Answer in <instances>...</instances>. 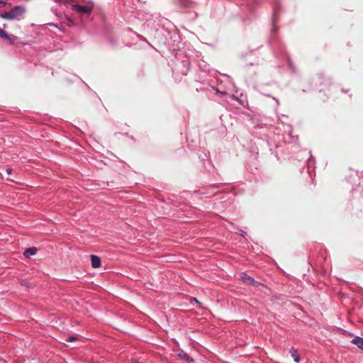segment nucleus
<instances>
[{
	"label": "nucleus",
	"instance_id": "39448f33",
	"mask_svg": "<svg viewBox=\"0 0 363 363\" xmlns=\"http://www.w3.org/2000/svg\"><path fill=\"white\" fill-rule=\"evenodd\" d=\"M354 345H356L359 348L363 350V338L360 337H355L351 341Z\"/></svg>",
	"mask_w": 363,
	"mask_h": 363
},
{
	"label": "nucleus",
	"instance_id": "4468645a",
	"mask_svg": "<svg viewBox=\"0 0 363 363\" xmlns=\"http://www.w3.org/2000/svg\"><path fill=\"white\" fill-rule=\"evenodd\" d=\"M240 235H241L242 236H243V237H244V236H245V232H244V231H241Z\"/></svg>",
	"mask_w": 363,
	"mask_h": 363
},
{
	"label": "nucleus",
	"instance_id": "ddd939ff",
	"mask_svg": "<svg viewBox=\"0 0 363 363\" xmlns=\"http://www.w3.org/2000/svg\"><path fill=\"white\" fill-rule=\"evenodd\" d=\"M194 301H195L196 303H197L198 304H199V305L201 304V303L198 301V299H197V298H194Z\"/></svg>",
	"mask_w": 363,
	"mask_h": 363
},
{
	"label": "nucleus",
	"instance_id": "f257e3e1",
	"mask_svg": "<svg viewBox=\"0 0 363 363\" xmlns=\"http://www.w3.org/2000/svg\"><path fill=\"white\" fill-rule=\"evenodd\" d=\"M24 12L25 10L23 7L16 6L11 11L1 13L0 16L7 20L18 19L23 15Z\"/></svg>",
	"mask_w": 363,
	"mask_h": 363
},
{
	"label": "nucleus",
	"instance_id": "2eb2a0df",
	"mask_svg": "<svg viewBox=\"0 0 363 363\" xmlns=\"http://www.w3.org/2000/svg\"><path fill=\"white\" fill-rule=\"evenodd\" d=\"M0 5L4 6V3L3 1H0Z\"/></svg>",
	"mask_w": 363,
	"mask_h": 363
},
{
	"label": "nucleus",
	"instance_id": "6e6552de",
	"mask_svg": "<svg viewBox=\"0 0 363 363\" xmlns=\"http://www.w3.org/2000/svg\"><path fill=\"white\" fill-rule=\"evenodd\" d=\"M37 252V248L36 247H29L26 250L23 255L26 257H29L30 255H34Z\"/></svg>",
	"mask_w": 363,
	"mask_h": 363
},
{
	"label": "nucleus",
	"instance_id": "f3484780",
	"mask_svg": "<svg viewBox=\"0 0 363 363\" xmlns=\"http://www.w3.org/2000/svg\"><path fill=\"white\" fill-rule=\"evenodd\" d=\"M133 363H139V362H138L135 361V362H133Z\"/></svg>",
	"mask_w": 363,
	"mask_h": 363
},
{
	"label": "nucleus",
	"instance_id": "7ed1b4c3",
	"mask_svg": "<svg viewBox=\"0 0 363 363\" xmlns=\"http://www.w3.org/2000/svg\"><path fill=\"white\" fill-rule=\"evenodd\" d=\"M72 9L77 12L89 14L91 12L92 7L87 6H81L79 4H74L72 6Z\"/></svg>",
	"mask_w": 363,
	"mask_h": 363
},
{
	"label": "nucleus",
	"instance_id": "423d86ee",
	"mask_svg": "<svg viewBox=\"0 0 363 363\" xmlns=\"http://www.w3.org/2000/svg\"><path fill=\"white\" fill-rule=\"evenodd\" d=\"M289 352L291 354V356L294 358V362L296 363H299L300 362V356L298 353L297 350L292 347L290 350Z\"/></svg>",
	"mask_w": 363,
	"mask_h": 363
},
{
	"label": "nucleus",
	"instance_id": "f03ea898",
	"mask_svg": "<svg viewBox=\"0 0 363 363\" xmlns=\"http://www.w3.org/2000/svg\"><path fill=\"white\" fill-rule=\"evenodd\" d=\"M240 279L242 280L245 284L248 285H252L256 287L264 286L262 284L256 281L252 277L248 276L246 274H242L240 275Z\"/></svg>",
	"mask_w": 363,
	"mask_h": 363
},
{
	"label": "nucleus",
	"instance_id": "9b49d317",
	"mask_svg": "<svg viewBox=\"0 0 363 363\" xmlns=\"http://www.w3.org/2000/svg\"><path fill=\"white\" fill-rule=\"evenodd\" d=\"M77 340V337H69V338L67 340V341H68V342H73V341H74V340Z\"/></svg>",
	"mask_w": 363,
	"mask_h": 363
},
{
	"label": "nucleus",
	"instance_id": "f8f14e48",
	"mask_svg": "<svg viewBox=\"0 0 363 363\" xmlns=\"http://www.w3.org/2000/svg\"><path fill=\"white\" fill-rule=\"evenodd\" d=\"M11 172H12V169H11V168H8L6 169V172H7L8 174H10L11 173Z\"/></svg>",
	"mask_w": 363,
	"mask_h": 363
},
{
	"label": "nucleus",
	"instance_id": "1a4fd4ad",
	"mask_svg": "<svg viewBox=\"0 0 363 363\" xmlns=\"http://www.w3.org/2000/svg\"><path fill=\"white\" fill-rule=\"evenodd\" d=\"M179 356L181 358L184 359L187 361H191V359H190V357H189V355L186 353H183V354L180 353V354H179Z\"/></svg>",
	"mask_w": 363,
	"mask_h": 363
},
{
	"label": "nucleus",
	"instance_id": "9d476101",
	"mask_svg": "<svg viewBox=\"0 0 363 363\" xmlns=\"http://www.w3.org/2000/svg\"><path fill=\"white\" fill-rule=\"evenodd\" d=\"M21 283V285H23V286H26L27 287H30V286L28 284V281L26 279L22 280Z\"/></svg>",
	"mask_w": 363,
	"mask_h": 363
},
{
	"label": "nucleus",
	"instance_id": "20e7f679",
	"mask_svg": "<svg viewBox=\"0 0 363 363\" xmlns=\"http://www.w3.org/2000/svg\"><path fill=\"white\" fill-rule=\"evenodd\" d=\"M91 266L93 268H98L101 265V259L96 255H91Z\"/></svg>",
	"mask_w": 363,
	"mask_h": 363
},
{
	"label": "nucleus",
	"instance_id": "dca6fc26",
	"mask_svg": "<svg viewBox=\"0 0 363 363\" xmlns=\"http://www.w3.org/2000/svg\"><path fill=\"white\" fill-rule=\"evenodd\" d=\"M55 2H59L60 0H54Z\"/></svg>",
	"mask_w": 363,
	"mask_h": 363
},
{
	"label": "nucleus",
	"instance_id": "0eeeda50",
	"mask_svg": "<svg viewBox=\"0 0 363 363\" xmlns=\"http://www.w3.org/2000/svg\"><path fill=\"white\" fill-rule=\"evenodd\" d=\"M0 37L8 40L11 44L14 43L13 40L4 30L0 28Z\"/></svg>",
	"mask_w": 363,
	"mask_h": 363
}]
</instances>
